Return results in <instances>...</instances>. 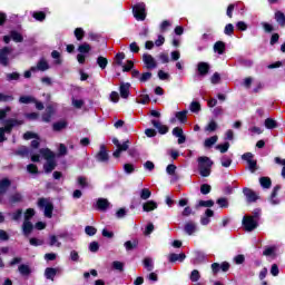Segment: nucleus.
Wrapping results in <instances>:
<instances>
[{"label":"nucleus","instance_id":"4468645a","mask_svg":"<svg viewBox=\"0 0 285 285\" xmlns=\"http://www.w3.org/2000/svg\"><path fill=\"white\" fill-rule=\"evenodd\" d=\"M243 193L247 202L249 203L257 202V194H255V191H253L250 188H244Z\"/></svg>","mask_w":285,"mask_h":285},{"label":"nucleus","instance_id":"dca6fc26","mask_svg":"<svg viewBox=\"0 0 285 285\" xmlns=\"http://www.w3.org/2000/svg\"><path fill=\"white\" fill-rule=\"evenodd\" d=\"M213 215H215V212H213L212 209H206L205 216L200 218V224L203 226H208V224H210V217H213Z\"/></svg>","mask_w":285,"mask_h":285},{"label":"nucleus","instance_id":"6ab92c4d","mask_svg":"<svg viewBox=\"0 0 285 285\" xmlns=\"http://www.w3.org/2000/svg\"><path fill=\"white\" fill-rule=\"evenodd\" d=\"M168 259L171 264H174V262H184V259H186V254L180 253V254H175L171 253L168 255Z\"/></svg>","mask_w":285,"mask_h":285},{"label":"nucleus","instance_id":"4d7b16f0","mask_svg":"<svg viewBox=\"0 0 285 285\" xmlns=\"http://www.w3.org/2000/svg\"><path fill=\"white\" fill-rule=\"evenodd\" d=\"M200 277H202V275H199V271H197V269H194L190 274L191 282H199Z\"/></svg>","mask_w":285,"mask_h":285},{"label":"nucleus","instance_id":"2f4dec72","mask_svg":"<svg viewBox=\"0 0 285 285\" xmlns=\"http://www.w3.org/2000/svg\"><path fill=\"white\" fill-rule=\"evenodd\" d=\"M144 267L150 273L155 268V264L153 263V258H145L144 259Z\"/></svg>","mask_w":285,"mask_h":285},{"label":"nucleus","instance_id":"423d86ee","mask_svg":"<svg viewBox=\"0 0 285 285\" xmlns=\"http://www.w3.org/2000/svg\"><path fill=\"white\" fill-rule=\"evenodd\" d=\"M132 12L135 19L137 21H145L146 20V4L144 2H139L132 7Z\"/></svg>","mask_w":285,"mask_h":285},{"label":"nucleus","instance_id":"a18cd8bd","mask_svg":"<svg viewBox=\"0 0 285 285\" xmlns=\"http://www.w3.org/2000/svg\"><path fill=\"white\" fill-rule=\"evenodd\" d=\"M259 184H261V186L263 187V188H269L271 187V178H268V177H262L261 179H259Z\"/></svg>","mask_w":285,"mask_h":285},{"label":"nucleus","instance_id":"5701e85b","mask_svg":"<svg viewBox=\"0 0 285 285\" xmlns=\"http://www.w3.org/2000/svg\"><path fill=\"white\" fill-rule=\"evenodd\" d=\"M175 117L180 124H186V121H188V110L177 111Z\"/></svg>","mask_w":285,"mask_h":285},{"label":"nucleus","instance_id":"ea45409f","mask_svg":"<svg viewBox=\"0 0 285 285\" xmlns=\"http://www.w3.org/2000/svg\"><path fill=\"white\" fill-rule=\"evenodd\" d=\"M150 79H153V73L150 71L144 72L139 77V81H141L142 83H146V81H150Z\"/></svg>","mask_w":285,"mask_h":285},{"label":"nucleus","instance_id":"338daca9","mask_svg":"<svg viewBox=\"0 0 285 285\" xmlns=\"http://www.w3.org/2000/svg\"><path fill=\"white\" fill-rule=\"evenodd\" d=\"M110 101H112V104H119V92L112 91L110 94Z\"/></svg>","mask_w":285,"mask_h":285},{"label":"nucleus","instance_id":"1a4fd4ad","mask_svg":"<svg viewBox=\"0 0 285 285\" xmlns=\"http://www.w3.org/2000/svg\"><path fill=\"white\" fill-rule=\"evenodd\" d=\"M142 62L145 63L147 70H155L157 68V60L150 53L142 55Z\"/></svg>","mask_w":285,"mask_h":285},{"label":"nucleus","instance_id":"052dcab7","mask_svg":"<svg viewBox=\"0 0 285 285\" xmlns=\"http://www.w3.org/2000/svg\"><path fill=\"white\" fill-rule=\"evenodd\" d=\"M83 35H85V32L81 28H77L75 30V37L78 41H81V39H83Z\"/></svg>","mask_w":285,"mask_h":285},{"label":"nucleus","instance_id":"6e6552de","mask_svg":"<svg viewBox=\"0 0 285 285\" xmlns=\"http://www.w3.org/2000/svg\"><path fill=\"white\" fill-rule=\"evenodd\" d=\"M78 52H79V55L77 56L78 63H86V55L90 52V45L86 42L80 45L78 47Z\"/></svg>","mask_w":285,"mask_h":285},{"label":"nucleus","instance_id":"f8f14e48","mask_svg":"<svg viewBox=\"0 0 285 285\" xmlns=\"http://www.w3.org/2000/svg\"><path fill=\"white\" fill-rule=\"evenodd\" d=\"M10 48L4 47L1 51H0V63L2 66H8V57H10Z\"/></svg>","mask_w":285,"mask_h":285},{"label":"nucleus","instance_id":"603ef678","mask_svg":"<svg viewBox=\"0 0 285 285\" xmlns=\"http://www.w3.org/2000/svg\"><path fill=\"white\" fill-rule=\"evenodd\" d=\"M263 255H265V257H275V247H266Z\"/></svg>","mask_w":285,"mask_h":285},{"label":"nucleus","instance_id":"a19ab883","mask_svg":"<svg viewBox=\"0 0 285 285\" xmlns=\"http://www.w3.org/2000/svg\"><path fill=\"white\" fill-rule=\"evenodd\" d=\"M217 130V122L212 120L206 127H205V132H215Z\"/></svg>","mask_w":285,"mask_h":285},{"label":"nucleus","instance_id":"cd10ccee","mask_svg":"<svg viewBox=\"0 0 285 285\" xmlns=\"http://www.w3.org/2000/svg\"><path fill=\"white\" fill-rule=\"evenodd\" d=\"M57 275V268L48 267L45 271V276L47 279L55 281V276Z\"/></svg>","mask_w":285,"mask_h":285},{"label":"nucleus","instance_id":"8fccbe9b","mask_svg":"<svg viewBox=\"0 0 285 285\" xmlns=\"http://www.w3.org/2000/svg\"><path fill=\"white\" fill-rule=\"evenodd\" d=\"M71 106H73V108H82L83 107V100L82 99H76V98H72L71 99Z\"/></svg>","mask_w":285,"mask_h":285},{"label":"nucleus","instance_id":"3c124183","mask_svg":"<svg viewBox=\"0 0 285 285\" xmlns=\"http://www.w3.org/2000/svg\"><path fill=\"white\" fill-rule=\"evenodd\" d=\"M228 148H230V144L225 142L223 145H217L216 150H219V153H228Z\"/></svg>","mask_w":285,"mask_h":285},{"label":"nucleus","instance_id":"864d4df0","mask_svg":"<svg viewBox=\"0 0 285 285\" xmlns=\"http://www.w3.org/2000/svg\"><path fill=\"white\" fill-rule=\"evenodd\" d=\"M271 204L273 206H277V204H279V198H277V188H274V191L271 197Z\"/></svg>","mask_w":285,"mask_h":285},{"label":"nucleus","instance_id":"bf43d9fd","mask_svg":"<svg viewBox=\"0 0 285 285\" xmlns=\"http://www.w3.org/2000/svg\"><path fill=\"white\" fill-rule=\"evenodd\" d=\"M135 62L128 60L126 65L122 66V72H130V69L134 68Z\"/></svg>","mask_w":285,"mask_h":285},{"label":"nucleus","instance_id":"58836bf2","mask_svg":"<svg viewBox=\"0 0 285 285\" xmlns=\"http://www.w3.org/2000/svg\"><path fill=\"white\" fill-rule=\"evenodd\" d=\"M151 195H153V193L148 188H144L140 190V199H144V200L150 199Z\"/></svg>","mask_w":285,"mask_h":285},{"label":"nucleus","instance_id":"9b49d317","mask_svg":"<svg viewBox=\"0 0 285 285\" xmlns=\"http://www.w3.org/2000/svg\"><path fill=\"white\" fill-rule=\"evenodd\" d=\"M10 39L16 41V43H21V41H23V37L21 36V33L17 31H12L10 36H4L3 38L4 43H10Z\"/></svg>","mask_w":285,"mask_h":285},{"label":"nucleus","instance_id":"412c9836","mask_svg":"<svg viewBox=\"0 0 285 285\" xmlns=\"http://www.w3.org/2000/svg\"><path fill=\"white\" fill-rule=\"evenodd\" d=\"M130 147V141L126 140L121 147H117V150L114 151V157L119 158L121 156V153L128 150Z\"/></svg>","mask_w":285,"mask_h":285},{"label":"nucleus","instance_id":"7c9ffc66","mask_svg":"<svg viewBox=\"0 0 285 285\" xmlns=\"http://www.w3.org/2000/svg\"><path fill=\"white\" fill-rule=\"evenodd\" d=\"M217 139H219L217 136H213L210 138L205 139L204 146L205 148H210L217 144Z\"/></svg>","mask_w":285,"mask_h":285},{"label":"nucleus","instance_id":"e2e57ef3","mask_svg":"<svg viewBox=\"0 0 285 285\" xmlns=\"http://www.w3.org/2000/svg\"><path fill=\"white\" fill-rule=\"evenodd\" d=\"M249 132H252V135H262V132H264V129L257 126H253L249 128Z\"/></svg>","mask_w":285,"mask_h":285},{"label":"nucleus","instance_id":"69168bd1","mask_svg":"<svg viewBox=\"0 0 285 285\" xmlns=\"http://www.w3.org/2000/svg\"><path fill=\"white\" fill-rule=\"evenodd\" d=\"M234 31H235V27L233 26V23L226 24L225 30H224L225 35L230 36V35H233Z\"/></svg>","mask_w":285,"mask_h":285},{"label":"nucleus","instance_id":"5fc2aeb1","mask_svg":"<svg viewBox=\"0 0 285 285\" xmlns=\"http://www.w3.org/2000/svg\"><path fill=\"white\" fill-rule=\"evenodd\" d=\"M66 126H68V124H66V121H59L53 124V130L59 131V130H63V128H66Z\"/></svg>","mask_w":285,"mask_h":285},{"label":"nucleus","instance_id":"79ce46f5","mask_svg":"<svg viewBox=\"0 0 285 285\" xmlns=\"http://www.w3.org/2000/svg\"><path fill=\"white\" fill-rule=\"evenodd\" d=\"M138 244H139V242H137V240H134V242L127 240L125 243V248H126V250H132V248H137Z\"/></svg>","mask_w":285,"mask_h":285},{"label":"nucleus","instance_id":"4be33fe9","mask_svg":"<svg viewBox=\"0 0 285 285\" xmlns=\"http://www.w3.org/2000/svg\"><path fill=\"white\" fill-rule=\"evenodd\" d=\"M120 96L122 99H128L130 96V83L120 85Z\"/></svg>","mask_w":285,"mask_h":285},{"label":"nucleus","instance_id":"13d9d810","mask_svg":"<svg viewBox=\"0 0 285 285\" xmlns=\"http://www.w3.org/2000/svg\"><path fill=\"white\" fill-rule=\"evenodd\" d=\"M216 204H218L219 208H228V199L218 198Z\"/></svg>","mask_w":285,"mask_h":285},{"label":"nucleus","instance_id":"f257e3e1","mask_svg":"<svg viewBox=\"0 0 285 285\" xmlns=\"http://www.w3.org/2000/svg\"><path fill=\"white\" fill-rule=\"evenodd\" d=\"M198 161V170L199 175L203 177H210V173L213 170V161L209 157L200 156L197 159Z\"/></svg>","mask_w":285,"mask_h":285},{"label":"nucleus","instance_id":"c85d7f7f","mask_svg":"<svg viewBox=\"0 0 285 285\" xmlns=\"http://www.w3.org/2000/svg\"><path fill=\"white\" fill-rule=\"evenodd\" d=\"M265 128H267V130L277 128V121L273 118L265 119Z\"/></svg>","mask_w":285,"mask_h":285},{"label":"nucleus","instance_id":"b1692460","mask_svg":"<svg viewBox=\"0 0 285 285\" xmlns=\"http://www.w3.org/2000/svg\"><path fill=\"white\" fill-rule=\"evenodd\" d=\"M214 52H217V55H224V52H226V43L217 41L214 45Z\"/></svg>","mask_w":285,"mask_h":285},{"label":"nucleus","instance_id":"f704fd0d","mask_svg":"<svg viewBox=\"0 0 285 285\" xmlns=\"http://www.w3.org/2000/svg\"><path fill=\"white\" fill-rule=\"evenodd\" d=\"M51 57H52V59H55L56 66H61V53L59 51L53 50L51 52Z\"/></svg>","mask_w":285,"mask_h":285},{"label":"nucleus","instance_id":"a211bd4d","mask_svg":"<svg viewBox=\"0 0 285 285\" xmlns=\"http://www.w3.org/2000/svg\"><path fill=\"white\" fill-rule=\"evenodd\" d=\"M59 239H61L59 235L58 236L49 235V240H48L49 246L55 248H61V243L59 242Z\"/></svg>","mask_w":285,"mask_h":285},{"label":"nucleus","instance_id":"c03bdc74","mask_svg":"<svg viewBox=\"0 0 285 285\" xmlns=\"http://www.w3.org/2000/svg\"><path fill=\"white\" fill-rule=\"evenodd\" d=\"M97 63L99 66V68H101L102 70H105L106 66H108V59H106L105 57H98L97 59Z\"/></svg>","mask_w":285,"mask_h":285},{"label":"nucleus","instance_id":"39448f33","mask_svg":"<svg viewBox=\"0 0 285 285\" xmlns=\"http://www.w3.org/2000/svg\"><path fill=\"white\" fill-rule=\"evenodd\" d=\"M243 226L247 233H253L257 226H259V222L257 220L256 216H244L243 218Z\"/></svg>","mask_w":285,"mask_h":285},{"label":"nucleus","instance_id":"f3484780","mask_svg":"<svg viewBox=\"0 0 285 285\" xmlns=\"http://www.w3.org/2000/svg\"><path fill=\"white\" fill-rule=\"evenodd\" d=\"M151 124L158 129L160 135H166V132H168V126L163 125L159 120H151Z\"/></svg>","mask_w":285,"mask_h":285},{"label":"nucleus","instance_id":"4c0bfd02","mask_svg":"<svg viewBox=\"0 0 285 285\" xmlns=\"http://www.w3.org/2000/svg\"><path fill=\"white\" fill-rule=\"evenodd\" d=\"M189 110L190 112H199V110H202V105L198 102V101H193L190 105H189Z\"/></svg>","mask_w":285,"mask_h":285},{"label":"nucleus","instance_id":"aec40b11","mask_svg":"<svg viewBox=\"0 0 285 285\" xmlns=\"http://www.w3.org/2000/svg\"><path fill=\"white\" fill-rule=\"evenodd\" d=\"M198 73L204 77L208 75V70H210V66L207 62H199L197 66Z\"/></svg>","mask_w":285,"mask_h":285},{"label":"nucleus","instance_id":"bb28decb","mask_svg":"<svg viewBox=\"0 0 285 285\" xmlns=\"http://www.w3.org/2000/svg\"><path fill=\"white\" fill-rule=\"evenodd\" d=\"M195 230H197V224H195L193 222L186 223L185 233H187V235H193V233H195Z\"/></svg>","mask_w":285,"mask_h":285},{"label":"nucleus","instance_id":"0e129e2a","mask_svg":"<svg viewBox=\"0 0 285 285\" xmlns=\"http://www.w3.org/2000/svg\"><path fill=\"white\" fill-rule=\"evenodd\" d=\"M210 189H212V187L208 184H204L200 186L202 195H208V193H210Z\"/></svg>","mask_w":285,"mask_h":285},{"label":"nucleus","instance_id":"20e7f679","mask_svg":"<svg viewBox=\"0 0 285 285\" xmlns=\"http://www.w3.org/2000/svg\"><path fill=\"white\" fill-rule=\"evenodd\" d=\"M19 124L21 122L14 119L6 120L4 127L0 128V142L6 141V132H12V128H14V126H19Z\"/></svg>","mask_w":285,"mask_h":285},{"label":"nucleus","instance_id":"c756f323","mask_svg":"<svg viewBox=\"0 0 285 285\" xmlns=\"http://www.w3.org/2000/svg\"><path fill=\"white\" fill-rule=\"evenodd\" d=\"M58 237L60 239H65V242H75V237L72 236V234H70L68 232H62V233L58 234Z\"/></svg>","mask_w":285,"mask_h":285},{"label":"nucleus","instance_id":"680f3d73","mask_svg":"<svg viewBox=\"0 0 285 285\" xmlns=\"http://www.w3.org/2000/svg\"><path fill=\"white\" fill-rule=\"evenodd\" d=\"M31 246H43V239L30 238L29 240Z\"/></svg>","mask_w":285,"mask_h":285},{"label":"nucleus","instance_id":"49530a36","mask_svg":"<svg viewBox=\"0 0 285 285\" xmlns=\"http://www.w3.org/2000/svg\"><path fill=\"white\" fill-rule=\"evenodd\" d=\"M18 271H19L20 274H22L24 276L30 275V267L28 265H20L18 267Z\"/></svg>","mask_w":285,"mask_h":285},{"label":"nucleus","instance_id":"a878e982","mask_svg":"<svg viewBox=\"0 0 285 285\" xmlns=\"http://www.w3.org/2000/svg\"><path fill=\"white\" fill-rule=\"evenodd\" d=\"M55 112V108L52 106H48L46 109V114L42 116V121H46V124L50 122V119L52 118V114Z\"/></svg>","mask_w":285,"mask_h":285},{"label":"nucleus","instance_id":"6e6d98bb","mask_svg":"<svg viewBox=\"0 0 285 285\" xmlns=\"http://www.w3.org/2000/svg\"><path fill=\"white\" fill-rule=\"evenodd\" d=\"M85 233H86V235H89V237H92L94 235H97V228H95L92 226H87L85 228Z\"/></svg>","mask_w":285,"mask_h":285},{"label":"nucleus","instance_id":"393cba45","mask_svg":"<svg viewBox=\"0 0 285 285\" xmlns=\"http://www.w3.org/2000/svg\"><path fill=\"white\" fill-rule=\"evenodd\" d=\"M50 65H48V61L46 59H40L37 63L36 70H40L41 72H45V70H49Z\"/></svg>","mask_w":285,"mask_h":285},{"label":"nucleus","instance_id":"7ed1b4c3","mask_svg":"<svg viewBox=\"0 0 285 285\" xmlns=\"http://www.w3.org/2000/svg\"><path fill=\"white\" fill-rule=\"evenodd\" d=\"M32 217H35V209H27V212L24 213V222L22 224V233L23 235H26V237H28V235H30V233H32V229L35 228V226L30 222Z\"/></svg>","mask_w":285,"mask_h":285},{"label":"nucleus","instance_id":"2eb2a0df","mask_svg":"<svg viewBox=\"0 0 285 285\" xmlns=\"http://www.w3.org/2000/svg\"><path fill=\"white\" fill-rule=\"evenodd\" d=\"M96 206L98 210H108L110 208V202L106 198H98Z\"/></svg>","mask_w":285,"mask_h":285},{"label":"nucleus","instance_id":"72a5a7b5","mask_svg":"<svg viewBox=\"0 0 285 285\" xmlns=\"http://www.w3.org/2000/svg\"><path fill=\"white\" fill-rule=\"evenodd\" d=\"M220 164L223 168H230V164H233V159L228 156H223L220 159Z\"/></svg>","mask_w":285,"mask_h":285},{"label":"nucleus","instance_id":"c9c22d12","mask_svg":"<svg viewBox=\"0 0 285 285\" xmlns=\"http://www.w3.org/2000/svg\"><path fill=\"white\" fill-rule=\"evenodd\" d=\"M275 19H276L277 23H279V26H285V16L282 11H277L275 13Z\"/></svg>","mask_w":285,"mask_h":285},{"label":"nucleus","instance_id":"37998d69","mask_svg":"<svg viewBox=\"0 0 285 285\" xmlns=\"http://www.w3.org/2000/svg\"><path fill=\"white\" fill-rule=\"evenodd\" d=\"M198 206L204 208H213L215 206V202L213 200H199Z\"/></svg>","mask_w":285,"mask_h":285},{"label":"nucleus","instance_id":"ddd939ff","mask_svg":"<svg viewBox=\"0 0 285 285\" xmlns=\"http://www.w3.org/2000/svg\"><path fill=\"white\" fill-rule=\"evenodd\" d=\"M157 203L155 200H148L144 203L142 210L144 213H153V210H157Z\"/></svg>","mask_w":285,"mask_h":285},{"label":"nucleus","instance_id":"e433bc0d","mask_svg":"<svg viewBox=\"0 0 285 285\" xmlns=\"http://www.w3.org/2000/svg\"><path fill=\"white\" fill-rule=\"evenodd\" d=\"M19 101L20 104H35L36 99L32 96H21Z\"/></svg>","mask_w":285,"mask_h":285},{"label":"nucleus","instance_id":"9d476101","mask_svg":"<svg viewBox=\"0 0 285 285\" xmlns=\"http://www.w3.org/2000/svg\"><path fill=\"white\" fill-rule=\"evenodd\" d=\"M96 159L97 161H100L102 164L108 161L109 156H108V149H106V145H100V149L96 155Z\"/></svg>","mask_w":285,"mask_h":285},{"label":"nucleus","instance_id":"09e8293b","mask_svg":"<svg viewBox=\"0 0 285 285\" xmlns=\"http://www.w3.org/2000/svg\"><path fill=\"white\" fill-rule=\"evenodd\" d=\"M124 171L126 173V175H132V173H135V165L125 164L124 165Z\"/></svg>","mask_w":285,"mask_h":285},{"label":"nucleus","instance_id":"de8ad7c7","mask_svg":"<svg viewBox=\"0 0 285 285\" xmlns=\"http://www.w3.org/2000/svg\"><path fill=\"white\" fill-rule=\"evenodd\" d=\"M150 101V96L146 95V94H141L139 96V99L137 100V104H142L146 105Z\"/></svg>","mask_w":285,"mask_h":285},{"label":"nucleus","instance_id":"0eeeda50","mask_svg":"<svg viewBox=\"0 0 285 285\" xmlns=\"http://www.w3.org/2000/svg\"><path fill=\"white\" fill-rule=\"evenodd\" d=\"M39 208H43L45 217H48V219H52V210H55V206H52V203H50L48 199L42 198L38 202Z\"/></svg>","mask_w":285,"mask_h":285},{"label":"nucleus","instance_id":"f03ea898","mask_svg":"<svg viewBox=\"0 0 285 285\" xmlns=\"http://www.w3.org/2000/svg\"><path fill=\"white\" fill-rule=\"evenodd\" d=\"M40 155L46 159L45 170L47 173H52L53 168L57 167V163L55 161V154L50 151V149H40Z\"/></svg>","mask_w":285,"mask_h":285},{"label":"nucleus","instance_id":"473e14b6","mask_svg":"<svg viewBox=\"0 0 285 285\" xmlns=\"http://www.w3.org/2000/svg\"><path fill=\"white\" fill-rule=\"evenodd\" d=\"M124 59H126V53L124 52H119L116 55L115 57V63L117 66H124Z\"/></svg>","mask_w":285,"mask_h":285},{"label":"nucleus","instance_id":"774afa93","mask_svg":"<svg viewBox=\"0 0 285 285\" xmlns=\"http://www.w3.org/2000/svg\"><path fill=\"white\" fill-rule=\"evenodd\" d=\"M158 59L161 61V63H169V61H170L168 53H160L158 56Z\"/></svg>","mask_w":285,"mask_h":285}]
</instances>
